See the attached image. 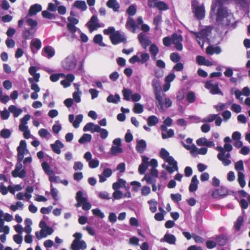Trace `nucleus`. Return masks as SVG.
<instances>
[{
  "mask_svg": "<svg viewBox=\"0 0 250 250\" xmlns=\"http://www.w3.org/2000/svg\"><path fill=\"white\" fill-rule=\"evenodd\" d=\"M87 28L89 29L90 32H92L94 31V15H93L90 21L86 24Z\"/></svg>",
  "mask_w": 250,
  "mask_h": 250,
  "instance_id": "nucleus-61",
  "label": "nucleus"
},
{
  "mask_svg": "<svg viewBox=\"0 0 250 250\" xmlns=\"http://www.w3.org/2000/svg\"><path fill=\"white\" fill-rule=\"evenodd\" d=\"M76 207H82L84 210H88L91 208V205L88 201L86 193L83 191L80 190L76 193Z\"/></svg>",
  "mask_w": 250,
  "mask_h": 250,
  "instance_id": "nucleus-4",
  "label": "nucleus"
},
{
  "mask_svg": "<svg viewBox=\"0 0 250 250\" xmlns=\"http://www.w3.org/2000/svg\"><path fill=\"white\" fill-rule=\"evenodd\" d=\"M238 181L241 188H244L246 186V182L245 180V175L241 171L238 172Z\"/></svg>",
  "mask_w": 250,
  "mask_h": 250,
  "instance_id": "nucleus-37",
  "label": "nucleus"
},
{
  "mask_svg": "<svg viewBox=\"0 0 250 250\" xmlns=\"http://www.w3.org/2000/svg\"><path fill=\"white\" fill-rule=\"evenodd\" d=\"M17 151L18 163L16 165L15 169L12 172V175L15 178H23L26 176V171L24 169H22L21 162L23 159L24 154L29 153L28 149L26 148L25 141H21L20 145L17 147Z\"/></svg>",
  "mask_w": 250,
  "mask_h": 250,
  "instance_id": "nucleus-2",
  "label": "nucleus"
},
{
  "mask_svg": "<svg viewBox=\"0 0 250 250\" xmlns=\"http://www.w3.org/2000/svg\"><path fill=\"white\" fill-rule=\"evenodd\" d=\"M54 232L53 229L47 226L42 230H41L40 234H52Z\"/></svg>",
  "mask_w": 250,
  "mask_h": 250,
  "instance_id": "nucleus-62",
  "label": "nucleus"
},
{
  "mask_svg": "<svg viewBox=\"0 0 250 250\" xmlns=\"http://www.w3.org/2000/svg\"><path fill=\"white\" fill-rule=\"evenodd\" d=\"M73 6L82 11H85L87 9V6L85 1L76 0L74 2Z\"/></svg>",
  "mask_w": 250,
  "mask_h": 250,
  "instance_id": "nucleus-30",
  "label": "nucleus"
},
{
  "mask_svg": "<svg viewBox=\"0 0 250 250\" xmlns=\"http://www.w3.org/2000/svg\"><path fill=\"white\" fill-rule=\"evenodd\" d=\"M205 87L209 90L210 93L212 95L223 94L219 87L218 83H214L212 80L207 81L205 84Z\"/></svg>",
  "mask_w": 250,
  "mask_h": 250,
  "instance_id": "nucleus-9",
  "label": "nucleus"
},
{
  "mask_svg": "<svg viewBox=\"0 0 250 250\" xmlns=\"http://www.w3.org/2000/svg\"><path fill=\"white\" fill-rule=\"evenodd\" d=\"M42 46V42L39 39H35L32 41L30 43V47L32 51L34 53V49H36V52L40 49Z\"/></svg>",
  "mask_w": 250,
  "mask_h": 250,
  "instance_id": "nucleus-27",
  "label": "nucleus"
},
{
  "mask_svg": "<svg viewBox=\"0 0 250 250\" xmlns=\"http://www.w3.org/2000/svg\"><path fill=\"white\" fill-rule=\"evenodd\" d=\"M36 30L31 28H25L22 33V38L26 40L32 39L34 36Z\"/></svg>",
  "mask_w": 250,
  "mask_h": 250,
  "instance_id": "nucleus-21",
  "label": "nucleus"
},
{
  "mask_svg": "<svg viewBox=\"0 0 250 250\" xmlns=\"http://www.w3.org/2000/svg\"><path fill=\"white\" fill-rule=\"evenodd\" d=\"M227 193L228 189L226 188L220 187L212 191L211 195L214 198H218L220 196H226Z\"/></svg>",
  "mask_w": 250,
  "mask_h": 250,
  "instance_id": "nucleus-14",
  "label": "nucleus"
},
{
  "mask_svg": "<svg viewBox=\"0 0 250 250\" xmlns=\"http://www.w3.org/2000/svg\"><path fill=\"white\" fill-rule=\"evenodd\" d=\"M199 181L197 179V175H194L191 179V183L189 186V191L190 192L195 191L198 188V184Z\"/></svg>",
  "mask_w": 250,
  "mask_h": 250,
  "instance_id": "nucleus-25",
  "label": "nucleus"
},
{
  "mask_svg": "<svg viewBox=\"0 0 250 250\" xmlns=\"http://www.w3.org/2000/svg\"><path fill=\"white\" fill-rule=\"evenodd\" d=\"M144 111V106L139 103H136L133 108V111L136 114L142 113Z\"/></svg>",
  "mask_w": 250,
  "mask_h": 250,
  "instance_id": "nucleus-44",
  "label": "nucleus"
},
{
  "mask_svg": "<svg viewBox=\"0 0 250 250\" xmlns=\"http://www.w3.org/2000/svg\"><path fill=\"white\" fill-rule=\"evenodd\" d=\"M110 39L112 43L114 45H116L121 42H126V38L124 35H122L119 31H116L115 33L110 35Z\"/></svg>",
  "mask_w": 250,
  "mask_h": 250,
  "instance_id": "nucleus-11",
  "label": "nucleus"
},
{
  "mask_svg": "<svg viewBox=\"0 0 250 250\" xmlns=\"http://www.w3.org/2000/svg\"><path fill=\"white\" fill-rule=\"evenodd\" d=\"M228 0H216L213 2L211 6V12H215L217 9L216 14V24L218 25L229 26L231 23L228 18L229 13L227 8L223 5V3Z\"/></svg>",
  "mask_w": 250,
  "mask_h": 250,
  "instance_id": "nucleus-1",
  "label": "nucleus"
},
{
  "mask_svg": "<svg viewBox=\"0 0 250 250\" xmlns=\"http://www.w3.org/2000/svg\"><path fill=\"white\" fill-rule=\"evenodd\" d=\"M67 20L69 21L67 24V27L68 30L73 31L75 28H78L75 26V25L79 23L78 19L70 16L67 18Z\"/></svg>",
  "mask_w": 250,
  "mask_h": 250,
  "instance_id": "nucleus-20",
  "label": "nucleus"
},
{
  "mask_svg": "<svg viewBox=\"0 0 250 250\" xmlns=\"http://www.w3.org/2000/svg\"><path fill=\"white\" fill-rule=\"evenodd\" d=\"M42 9L41 5L39 4H35L29 8L28 15L33 16L35 15L37 13L40 12Z\"/></svg>",
  "mask_w": 250,
  "mask_h": 250,
  "instance_id": "nucleus-24",
  "label": "nucleus"
},
{
  "mask_svg": "<svg viewBox=\"0 0 250 250\" xmlns=\"http://www.w3.org/2000/svg\"><path fill=\"white\" fill-rule=\"evenodd\" d=\"M125 27L129 31L133 33H135L136 28H138V25L135 23L133 19L131 17H129L127 19Z\"/></svg>",
  "mask_w": 250,
  "mask_h": 250,
  "instance_id": "nucleus-17",
  "label": "nucleus"
},
{
  "mask_svg": "<svg viewBox=\"0 0 250 250\" xmlns=\"http://www.w3.org/2000/svg\"><path fill=\"white\" fill-rule=\"evenodd\" d=\"M159 120L158 118L154 115H151L149 116L147 120V125L149 126H152L155 125H156L157 124Z\"/></svg>",
  "mask_w": 250,
  "mask_h": 250,
  "instance_id": "nucleus-35",
  "label": "nucleus"
},
{
  "mask_svg": "<svg viewBox=\"0 0 250 250\" xmlns=\"http://www.w3.org/2000/svg\"><path fill=\"white\" fill-rule=\"evenodd\" d=\"M130 185L133 186L132 190L135 192L138 191L141 186V183L138 181H132L130 183Z\"/></svg>",
  "mask_w": 250,
  "mask_h": 250,
  "instance_id": "nucleus-63",
  "label": "nucleus"
},
{
  "mask_svg": "<svg viewBox=\"0 0 250 250\" xmlns=\"http://www.w3.org/2000/svg\"><path fill=\"white\" fill-rule=\"evenodd\" d=\"M25 227L23 229V231H24L27 234H30L32 231L31 226L32 224L31 219L29 218H26L24 220Z\"/></svg>",
  "mask_w": 250,
  "mask_h": 250,
  "instance_id": "nucleus-29",
  "label": "nucleus"
},
{
  "mask_svg": "<svg viewBox=\"0 0 250 250\" xmlns=\"http://www.w3.org/2000/svg\"><path fill=\"white\" fill-rule=\"evenodd\" d=\"M74 118L75 117L73 114H70L68 116L69 122L72 123L74 127L77 128L79 127L80 123L83 121V116L82 114H79L76 116L75 120Z\"/></svg>",
  "mask_w": 250,
  "mask_h": 250,
  "instance_id": "nucleus-13",
  "label": "nucleus"
},
{
  "mask_svg": "<svg viewBox=\"0 0 250 250\" xmlns=\"http://www.w3.org/2000/svg\"><path fill=\"white\" fill-rule=\"evenodd\" d=\"M146 147V143L144 140L137 141L136 149L138 153H142Z\"/></svg>",
  "mask_w": 250,
  "mask_h": 250,
  "instance_id": "nucleus-26",
  "label": "nucleus"
},
{
  "mask_svg": "<svg viewBox=\"0 0 250 250\" xmlns=\"http://www.w3.org/2000/svg\"><path fill=\"white\" fill-rule=\"evenodd\" d=\"M51 190H50V194L53 198V199L55 201H58L59 199L58 196V190L53 187L52 184L50 185Z\"/></svg>",
  "mask_w": 250,
  "mask_h": 250,
  "instance_id": "nucleus-47",
  "label": "nucleus"
},
{
  "mask_svg": "<svg viewBox=\"0 0 250 250\" xmlns=\"http://www.w3.org/2000/svg\"><path fill=\"white\" fill-rule=\"evenodd\" d=\"M181 144L183 145V146L187 150H191V153L196 152L198 150L197 148L196 147L194 144H192L191 146H190L189 145H186L183 141L181 142Z\"/></svg>",
  "mask_w": 250,
  "mask_h": 250,
  "instance_id": "nucleus-48",
  "label": "nucleus"
},
{
  "mask_svg": "<svg viewBox=\"0 0 250 250\" xmlns=\"http://www.w3.org/2000/svg\"><path fill=\"white\" fill-rule=\"evenodd\" d=\"M149 51L151 54L155 58L159 52V48L155 44H152L149 47Z\"/></svg>",
  "mask_w": 250,
  "mask_h": 250,
  "instance_id": "nucleus-49",
  "label": "nucleus"
},
{
  "mask_svg": "<svg viewBox=\"0 0 250 250\" xmlns=\"http://www.w3.org/2000/svg\"><path fill=\"white\" fill-rule=\"evenodd\" d=\"M92 155L90 152H86L83 156L84 159L88 162L89 166L90 168H94V160L92 159Z\"/></svg>",
  "mask_w": 250,
  "mask_h": 250,
  "instance_id": "nucleus-34",
  "label": "nucleus"
},
{
  "mask_svg": "<svg viewBox=\"0 0 250 250\" xmlns=\"http://www.w3.org/2000/svg\"><path fill=\"white\" fill-rule=\"evenodd\" d=\"M42 54L44 56L50 58L54 56L55 54V50L50 46H45L42 50Z\"/></svg>",
  "mask_w": 250,
  "mask_h": 250,
  "instance_id": "nucleus-23",
  "label": "nucleus"
},
{
  "mask_svg": "<svg viewBox=\"0 0 250 250\" xmlns=\"http://www.w3.org/2000/svg\"><path fill=\"white\" fill-rule=\"evenodd\" d=\"M164 241L169 244H174L176 241V238L174 235H164V237L161 239V242Z\"/></svg>",
  "mask_w": 250,
  "mask_h": 250,
  "instance_id": "nucleus-36",
  "label": "nucleus"
},
{
  "mask_svg": "<svg viewBox=\"0 0 250 250\" xmlns=\"http://www.w3.org/2000/svg\"><path fill=\"white\" fill-rule=\"evenodd\" d=\"M187 240H190L193 238L197 243H202L204 242V240L199 235H185Z\"/></svg>",
  "mask_w": 250,
  "mask_h": 250,
  "instance_id": "nucleus-45",
  "label": "nucleus"
},
{
  "mask_svg": "<svg viewBox=\"0 0 250 250\" xmlns=\"http://www.w3.org/2000/svg\"><path fill=\"white\" fill-rule=\"evenodd\" d=\"M162 16L161 15H158L155 16L153 19V24L155 27L154 28L155 30L158 31L159 29V25L160 22L162 21Z\"/></svg>",
  "mask_w": 250,
  "mask_h": 250,
  "instance_id": "nucleus-46",
  "label": "nucleus"
},
{
  "mask_svg": "<svg viewBox=\"0 0 250 250\" xmlns=\"http://www.w3.org/2000/svg\"><path fill=\"white\" fill-rule=\"evenodd\" d=\"M235 169L236 171H241L244 169V167L242 160H239L235 164Z\"/></svg>",
  "mask_w": 250,
  "mask_h": 250,
  "instance_id": "nucleus-57",
  "label": "nucleus"
},
{
  "mask_svg": "<svg viewBox=\"0 0 250 250\" xmlns=\"http://www.w3.org/2000/svg\"><path fill=\"white\" fill-rule=\"evenodd\" d=\"M26 22L31 27V29H34V27H35L37 25V21L36 20H33L31 18H27L26 20Z\"/></svg>",
  "mask_w": 250,
  "mask_h": 250,
  "instance_id": "nucleus-59",
  "label": "nucleus"
},
{
  "mask_svg": "<svg viewBox=\"0 0 250 250\" xmlns=\"http://www.w3.org/2000/svg\"><path fill=\"white\" fill-rule=\"evenodd\" d=\"M170 197L173 202L177 203H178L182 200V195L180 193H172L170 194Z\"/></svg>",
  "mask_w": 250,
  "mask_h": 250,
  "instance_id": "nucleus-56",
  "label": "nucleus"
},
{
  "mask_svg": "<svg viewBox=\"0 0 250 250\" xmlns=\"http://www.w3.org/2000/svg\"><path fill=\"white\" fill-rule=\"evenodd\" d=\"M144 180H145L148 184H152L153 183L156 182V180L153 179L151 175L148 173L145 174V176L142 180V181Z\"/></svg>",
  "mask_w": 250,
  "mask_h": 250,
  "instance_id": "nucleus-51",
  "label": "nucleus"
},
{
  "mask_svg": "<svg viewBox=\"0 0 250 250\" xmlns=\"http://www.w3.org/2000/svg\"><path fill=\"white\" fill-rule=\"evenodd\" d=\"M28 70L29 74L33 76V78H29L28 79V81L31 84V88L34 92H39L40 88L37 83H34V82L37 83L39 81L40 74L39 73H36L37 68L35 66H30Z\"/></svg>",
  "mask_w": 250,
  "mask_h": 250,
  "instance_id": "nucleus-5",
  "label": "nucleus"
},
{
  "mask_svg": "<svg viewBox=\"0 0 250 250\" xmlns=\"http://www.w3.org/2000/svg\"><path fill=\"white\" fill-rule=\"evenodd\" d=\"M244 222V219L243 216H239L236 222L234 223V228L235 229L238 231L240 229L241 227L242 226Z\"/></svg>",
  "mask_w": 250,
  "mask_h": 250,
  "instance_id": "nucleus-41",
  "label": "nucleus"
},
{
  "mask_svg": "<svg viewBox=\"0 0 250 250\" xmlns=\"http://www.w3.org/2000/svg\"><path fill=\"white\" fill-rule=\"evenodd\" d=\"M106 5L108 8L112 9L114 12H118L120 8V5L116 0H108Z\"/></svg>",
  "mask_w": 250,
  "mask_h": 250,
  "instance_id": "nucleus-28",
  "label": "nucleus"
},
{
  "mask_svg": "<svg viewBox=\"0 0 250 250\" xmlns=\"http://www.w3.org/2000/svg\"><path fill=\"white\" fill-rule=\"evenodd\" d=\"M155 7H157L160 11H166L168 9V5L163 1H158Z\"/></svg>",
  "mask_w": 250,
  "mask_h": 250,
  "instance_id": "nucleus-42",
  "label": "nucleus"
},
{
  "mask_svg": "<svg viewBox=\"0 0 250 250\" xmlns=\"http://www.w3.org/2000/svg\"><path fill=\"white\" fill-rule=\"evenodd\" d=\"M197 0H192L191 7L195 17L199 20H202L205 16V9L204 4L199 5Z\"/></svg>",
  "mask_w": 250,
  "mask_h": 250,
  "instance_id": "nucleus-6",
  "label": "nucleus"
},
{
  "mask_svg": "<svg viewBox=\"0 0 250 250\" xmlns=\"http://www.w3.org/2000/svg\"><path fill=\"white\" fill-rule=\"evenodd\" d=\"M8 109L9 111L14 114L15 117H18L22 112V109L17 108L14 105H10Z\"/></svg>",
  "mask_w": 250,
  "mask_h": 250,
  "instance_id": "nucleus-33",
  "label": "nucleus"
},
{
  "mask_svg": "<svg viewBox=\"0 0 250 250\" xmlns=\"http://www.w3.org/2000/svg\"><path fill=\"white\" fill-rule=\"evenodd\" d=\"M172 42L175 44V48L179 51L183 49V45L182 42L183 41V38L181 35H179L176 33H174L171 36Z\"/></svg>",
  "mask_w": 250,
  "mask_h": 250,
  "instance_id": "nucleus-12",
  "label": "nucleus"
},
{
  "mask_svg": "<svg viewBox=\"0 0 250 250\" xmlns=\"http://www.w3.org/2000/svg\"><path fill=\"white\" fill-rule=\"evenodd\" d=\"M216 149L220 151V153L217 154V158L218 160L222 162V164L224 166H228L230 165L231 161L225 160L223 158V155L225 154V150L224 148L221 146H217L216 147Z\"/></svg>",
  "mask_w": 250,
  "mask_h": 250,
  "instance_id": "nucleus-16",
  "label": "nucleus"
},
{
  "mask_svg": "<svg viewBox=\"0 0 250 250\" xmlns=\"http://www.w3.org/2000/svg\"><path fill=\"white\" fill-rule=\"evenodd\" d=\"M3 217V212L0 210V233H3V234H8L9 233L10 228L7 226H4V222L2 217Z\"/></svg>",
  "mask_w": 250,
  "mask_h": 250,
  "instance_id": "nucleus-18",
  "label": "nucleus"
},
{
  "mask_svg": "<svg viewBox=\"0 0 250 250\" xmlns=\"http://www.w3.org/2000/svg\"><path fill=\"white\" fill-rule=\"evenodd\" d=\"M92 139V136L90 134L85 133L79 140V143L81 144H83L89 142Z\"/></svg>",
  "mask_w": 250,
  "mask_h": 250,
  "instance_id": "nucleus-38",
  "label": "nucleus"
},
{
  "mask_svg": "<svg viewBox=\"0 0 250 250\" xmlns=\"http://www.w3.org/2000/svg\"><path fill=\"white\" fill-rule=\"evenodd\" d=\"M0 135L4 139H8L11 135V131L7 128L2 129L0 132Z\"/></svg>",
  "mask_w": 250,
  "mask_h": 250,
  "instance_id": "nucleus-43",
  "label": "nucleus"
},
{
  "mask_svg": "<svg viewBox=\"0 0 250 250\" xmlns=\"http://www.w3.org/2000/svg\"><path fill=\"white\" fill-rule=\"evenodd\" d=\"M160 156L172 166V167H167L166 168L167 171L170 173H173L174 170L177 171L178 170L177 162L174 160L172 156H169V152L166 149L161 148L160 152Z\"/></svg>",
  "mask_w": 250,
  "mask_h": 250,
  "instance_id": "nucleus-3",
  "label": "nucleus"
},
{
  "mask_svg": "<svg viewBox=\"0 0 250 250\" xmlns=\"http://www.w3.org/2000/svg\"><path fill=\"white\" fill-rule=\"evenodd\" d=\"M42 166L46 174L49 176H50L51 174L52 175V174H53L54 171L51 169L50 166L47 162H43L42 164Z\"/></svg>",
  "mask_w": 250,
  "mask_h": 250,
  "instance_id": "nucleus-39",
  "label": "nucleus"
},
{
  "mask_svg": "<svg viewBox=\"0 0 250 250\" xmlns=\"http://www.w3.org/2000/svg\"><path fill=\"white\" fill-rule=\"evenodd\" d=\"M120 100V97L118 94H110L106 98L107 102L109 103L117 104Z\"/></svg>",
  "mask_w": 250,
  "mask_h": 250,
  "instance_id": "nucleus-31",
  "label": "nucleus"
},
{
  "mask_svg": "<svg viewBox=\"0 0 250 250\" xmlns=\"http://www.w3.org/2000/svg\"><path fill=\"white\" fill-rule=\"evenodd\" d=\"M171 61L174 62H178L180 60V56L177 53H172L170 55Z\"/></svg>",
  "mask_w": 250,
  "mask_h": 250,
  "instance_id": "nucleus-58",
  "label": "nucleus"
},
{
  "mask_svg": "<svg viewBox=\"0 0 250 250\" xmlns=\"http://www.w3.org/2000/svg\"><path fill=\"white\" fill-rule=\"evenodd\" d=\"M64 78L65 76L64 74L59 73V74H53L50 75V80L53 82H56L59 80L60 77Z\"/></svg>",
  "mask_w": 250,
  "mask_h": 250,
  "instance_id": "nucleus-50",
  "label": "nucleus"
},
{
  "mask_svg": "<svg viewBox=\"0 0 250 250\" xmlns=\"http://www.w3.org/2000/svg\"><path fill=\"white\" fill-rule=\"evenodd\" d=\"M64 147V145L59 140H56L54 144L50 145V147L53 151L60 154L61 153V149Z\"/></svg>",
  "mask_w": 250,
  "mask_h": 250,
  "instance_id": "nucleus-19",
  "label": "nucleus"
},
{
  "mask_svg": "<svg viewBox=\"0 0 250 250\" xmlns=\"http://www.w3.org/2000/svg\"><path fill=\"white\" fill-rule=\"evenodd\" d=\"M124 99L126 101H129L130 100V96H132V91L129 89L124 88L122 90Z\"/></svg>",
  "mask_w": 250,
  "mask_h": 250,
  "instance_id": "nucleus-40",
  "label": "nucleus"
},
{
  "mask_svg": "<svg viewBox=\"0 0 250 250\" xmlns=\"http://www.w3.org/2000/svg\"><path fill=\"white\" fill-rule=\"evenodd\" d=\"M61 129L62 125L59 123V121L56 122V124H54L52 126V130L55 134H58Z\"/></svg>",
  "mask_w": 250,
  "mask_h": 250,
  "instance_id": "nucleus-60",
  "label": "nucleus"
},
{
  "mask_svg": "<svg viewBox=\"0 0 250 250\" xmlns=\"http://www.w3.org/2000/svg\"><path fill=\"white\" fill-rule=\"evenodd\" d=\"M23 207V204L22 202L18 201L16 203V205H12L10 206V209L15 211L19 208L22 209Z\"/></svg>",
  "mask_w": 250,
  "mask_h": 250,
  "instance_id": "nucleus-55",
  "label": "nucleus"
},
{
  "mask_svg": "<svg viewBox=\"0 0 250 250\" xmlns=\"http://www.w3.org/2000/svg\"><path fill=\"white\" fill-rule=\"evenodd\" d=\"M154 90V93L156 100L158 101L159 105L163 108V97L161 96L162 87L159 80L154 79L152 82Z\"/></svg>",
  "mask_w": 250,
  "mask_h": 250,
  "instance_id": "nucleus-7",
  "label": "nucleus"
},
{
  "mask_svg": "<svg viewBox=\"0 0 250 250\" xmlns=\"http://www.w3.org/2000/svg\"><path fill=\"white\" fill-rule=\"evenodd\" d=\"M126 12L129 16H133L136 13V8L134 5H131L128 7Z\"/></svg>",
  "mask_w": 250,
  "mask_h": 250,
  "instance_id": "nucleus-64",
  "label": "nucleus"
},
{
  "mask_svg": "<svg viewBox=\"0 0 250 250\" xmlns=\"http://www.w3.org/2000/svg\"><path fill=\"white\" fill-rule=\"evenodd\" d=\"M138 39L141 46L145 49H146L151 43L148 37L146 36L143 33H141L138 35Z\"/></svg>",
  "mask_w": 250,
  "mask_h": 250,
  "instance_id": "nucleus-15",
  "label": "nucleus"
},
{
  "mask_svg": "<svg viewBox=\"0 0 250 250\" xmlns=\"http://www.w3.org/2000/svg\"><path fill=\"white\" fill-rule=\"evenodd\" d=\"M126 181L123 179L119 178L117 182L112 185V188L114 190L119 189L121 187H125Z\"/></svg>",
  "mask_w": 250,
  "mask_h": 250,
  "instance_id": "nucleus-32",
  "label": "nucleus"
},
{
  "mask_svg": "<svg viewBox=\"0 0 250 250\" xmlns=\"http://www.w3.org/2000/svg\"><path fill=\"white\" fill-rule=\"evenodd\" d=\"M76 237L71 245L72 250H80V249L83 250L86 248V244L83 240H80L82 235H73Z\"/></svg>",
  "mask_w": 250,
  "mask_h": 250,
  "instance_id": "nucleus-10",
  "label": "nucleus"
},
{
  "mask_svg": "<svg viewBox=\"0 0 250 250\" xmlns=\"http://www.w3.org/2000/svg\"><path fill=\"white\" fill-rule=\"evenodd\" d=\"M187 100L189 103H193L196 100L195 94L192 91L188 92L187 95Z\"/></svg>",
  "mask_w": 250,
  "mask_h": 250,
  "instance_id": "nucleus-52",
  "label": "nucleus"
},
{
  "mask_svg": "<svg viewBox=\"0 0 250 250\" xmlns=\"http://www.w3.org/2000/svg\"><path fill=\"white\" fill-rule=\"evenodd\" d=\"M147 203L150 205L149 209L153 213L155 212L157 210V202L151 200H149Z\"/></svg>",
  "mask_w": 250,
  "mask_h": 250,
  "instance_id": "nucleus-53",
  "label": "nucleus"
},
{
  "mask_svg": "<svg viewBox=\"0 0 250 250\" xmlns=\"http://www.w3.org/2000/svg\"><path fill=\"white\" fill-rule=\"evenodd\" d=\"M216 240L219 246H224L227 241L225 235H222V237L219 236L216 238Z\"/></svg>",
  "mask_w": 250,
  "mask_h": 250,
  "instance_id": "nucleus-54",
  "label": "nucleus"
},
{
  "mask_svg": "<svg viewBox=\"0 0 250 250\" xmlns=\"http://www.w3.org/2000/svg\"><path fill=\"white\" fill-rule=\"evenodd\" d=\"M95 132L100 133V138L103 139H105L108 135V131L104 128H102L99 125H95Z\"/></svg>",
  "mask_w": 250,
  "mask_h": 250,
  "instance_id": "nucleus-22",
  "label": "nucleus"
},
{
  "mask_svg": "<svg viewBox=\"0 0 250 250\" xmlns=\"http://www.w3.org/2000/svg\"><path fill=\"white\" fill-rule=\"evenodd\" d=\"M77 64V61L73 55L67 56L62 62V68L66 70L70 71L74 69Z\"/></svg>",
  "mask_w": 250,
  "mask_h": 250,
  "instance_id": "nucleus-8",
  "label": "nucleus"
}]
</instances>
